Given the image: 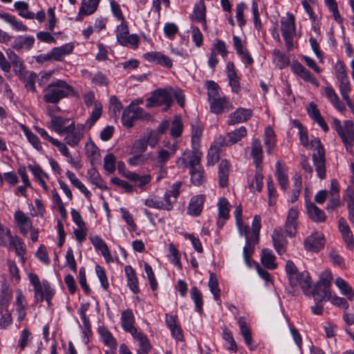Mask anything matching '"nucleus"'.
Returning <instances> with one entry per match:
<instances>
[{
  "instance_id": "obj_37",
  "label": "nucleus",
  "mask_w": 354,
  "mask_h": 354,
  "mask_svg": "<svg viewBox=\"0 0 354 354\" xmlns=\"http://www.w3.org/2000/svg\"><path fill=\"white\" fill-rule=\"evenodd\" d=\"M0 19L9 24L17 31H27L28 28L21 21L17 20L15 16L9 13H0Z\"/></svg>"
},
{
  "instance_id": "obj_2",
  "label": "nucleus",
  "mask_w": 354,
  "mask_h": 354,
  "mask_svg": "<svg viewBox=\"0 0 354 354\" xmlns=\"http://www.w3.org/2000/svg\"><path fill=\"white\" fill-rule=\"evenodd\" d=\"M261 216L255 215L254 216L252 228L248 225H243V234L245 238V245L243 250V257L245 264L249 268H252L250 257L254 252L255 245L259 241V232L261 227Z\"/></svg>"
},
{
  "instance_id": "obj_18",
  "label": "nucleus",
  "mask_w": 354,
  "mask_h": 354,
  "mask_svg": "<svg viewBox=\"0 0 354 354\" xmlns=\"http://www.w3.org/2000/svg\"><path fill=\"white\" fill-rule=\"evenodd\" d=\"M252 116V111L250 109L238 108L230 114L227 124L229 126L243 123L249 120Z\"/></svg>"
},
{
  "instance_id": "obj_51",
  "label": "nucleus",
  "mask_w": 354,
  "mask_h": 354,
  "mask_svg": "<svg viewBox=\"0 0 354 354\" xmlns=\"http://www.w3.org/2000/svg\"><path fill=\"white\" fill-rule=\"evenodd\" d=\"M247 129L245 127L241 126L234 131L227 133V137L229 138L230 142L233 145L245 138L247 136Z\"/></svg>"
},
{
  "instance_id": "obj_39",
  "label": "nucleus",
  "mask_w": 354,
  "mask_h": 354,
  "mask_svg": "<svg viewBox=\"0 0 354 354\" xmlns=\"http://www.w3.org/2000/svg\"><path fill=\"white\" fill-rule=\"evenodd\" d=\"M261 263L268 269L274 270L277 267L275 263V257L272 251L268 248H264L261 254Z\"/></svg>"
},
{
  "instance_id": "obj_56",
  "label": "nucleus",
  "mask_w": 354,
  "mask_h": 354,
  "mask_svg": "<svg viewBox=\"0 0 354 354\" xmlns=\"http://www.w3.org/2000/svg\"><path fill=\"white\" fill-rule=\"evenodd\" d=\"M136 118L132 111L131 106H127L123 111L122 115V124L127 129H130L133 126L134 121L136 120Z\"/></svg>"
},
{
  "instance_id": "obj_30",
  "label": "nucleus",
  "mask_w": 354,
  "mask_h": 354,
  "mask_svg": "<svg viewBox=\"0 0 354 354\" xmlns=\"http://www.w3.org/2000/svg\"><path fill=\"white\" fill-rule=\"evenodd\" d=\"M91 242L96 250H100L102 256L107 263L113 262L110 250L105 241L99 236L95 235L90 238Z\"/></svg>"
},
{
  "instance_id": "obj_52",
  "label": "nucleus",
  "mask_w": 354,
  "mask_h": 354,
  "mask_svg": "<svg viewBox=\"0 0 354 354\" xmlns=\"http://www.w3.org/2000/svg\"><path fill=\"white\" fill-rule=\"evenodd\" d=\"M100 0H82L80 12H84V15H91L97 9Z\"/></svg>"
},
{
  "instance_id": "obj_62",
  "label": "nucleus",
  "mask_w": 354,
  "mask_h": 354,
  "mask_svg": "<svg viewBox=\"0 0 354 354\" xmlns=\"http://www.w3.org/2000/svg\"><path fill=\"white\" fill-rule=\"evenodd\" d=\"M246 8L247 6L244 2H240L236 6V18L240 28H243L246 24L244 18V11Z\"/></svg>"
},
{
  "instance_id": "obj_31",
  "label": "nucleus",
  "mask_w": 354,
  "mask_h": 354,
  "mask_svg": "<svg viewBox=\"0 0 354 354\" xmlns=\"http://www.w3.org/2000/svg\"><path fill=\"white\" fill-rule=\"evenodd\" d=\"M308 295H311L315 302L322 303L325 298L331 297L330 287L316 283L313 290L308 292Z\"/></svg>"
},
{
  "instance_id": "obj_26",
  "label": "nucleus",
  "mask_w": 354,
  "mask_h": 354,
  "mask_svg": "<svg viewBox=\"0 0 354 354\" xmlns=\"http://www.w3.org/2000/svg\"><path fill=\"white\" fill-rule=\"evenodd\" d=\"M263 167H259L256 168L254 176L252 178L248 177V185L250 191L254 193L261 192L263 187Z\"/></svg>"
},
{
  "instance_id": "obj_13",
  "label": "nucleus",
  "mask_w": 354,
  "mask_h": 354,
  "mask_svg": "<svg viewBox=\"0 0 354 354\" xmlns=\"http://www.w3.org/2000/svg\"><path fill=\"white\" fill-rule=\"evenodd\" d=\"M72 127L71 131H65L64 133L66 136L64 138V141L70 147H76L84 137L85 124H77L75 125V121H72Z\"/></svg>"
},
{
  "instance_id": "obj_19",
  "label": "nucleus",
  "mask_w": 354,
  "mask_h": 354,
  "mask_svg": "<svg viewBox=\"0 0 354 354\" xmlns=\"http://www.w3.org/2000/svg\"><path fill=\"white\" fill-rule=\"evenodd\" d=\"M35 38L32 35H19L12 42V48L17 52L28 51L34 46Z\"/></svg>"
},
{
  "instance_id": "obj_16",
  "label": "nucleus",
  "mask_w": 354,
  "mask_h": 354,
  "mask_svg": "<svg viewBox=\"0 0 354 354\" xmlns=\"http://www.w3.org/2000/svg\"><path fill=\"white\" fill-rule=\"evenodd\" d=\"M209 104L210 111L216 115L227 113L234 108L232 102L225 96L214 99Z\"/></svg>"
},
{
  "instance_id": "obj_42",
  "label": "nucleus",
  "mask_w": 354,
  "mask_h": 354,
  "mask_svg": "<svg viewBox=\"0 0 354 354\" xmlns=\"http://www.w3.org/2000/svg\"><path fill=\"white\" fill-rule=\"evenodd\" d=\"M208 286L210 292L212 293L214 299L218 302L219 305L221 304V290L219 288L218 279L216 274L214 272L209 274V278L208 281Z\"/></svg>"
},
{
  "instance_id": "obj_21",
  "label": "nucleus",
  "mask_w": 354,
  "mask_h": 354,
  "mask_svg": "<svg viewBox=\"0 0 354 354\" xmlns=\"http://www.w3.org/2000/svg\"><path fill=\"white\" fill-rule=\"evenodd\" d=\"M120 321L122 328L125 332L132 335L138 330L134 326L135 317L131 309L127 308L122 312Z\"/></svg>"
},
{
  "instance_id": "obj_43",
  "label": "nucleus",
  "mask_w": 354,
  "mask_h": 354,
  "mask_svg": "<svg viewBox=\"0 0 354 354\" xmlns=\"http://www.w3.org/2000/svg\"><path fill=\"white\" fill-rule=\"evenodd\" d=\"M14 8L20 17L27 19H35V13L28 10L29 4L27 2L24 1H16L14 3Z\"/></svg>"
},
{
  "instance_id": "obj_41",
  "label": "nucleus",
  "mask_w": 354,
  "mask_h": 354,
  "mask_svg": "<svg viewBox=\"0 0 354 354\" xmlns=\"http://www.w3.org/2000/svg\"><path fill=\"white\" fill-rule=\"evenodd\" d=\"M190 297L194 303V309L198 313L203 311V299L201 290L196 286H192L190 290Z\"/></svg>"
},
{
  "instance_id": "obj_33",
  "label": "nucleus",
  "mask_w": 354,
  "mask_h": 354,
  "mask_svg": "<svg viewBox=\"0 0 354 354\" xmlns=\"http://www.w3.org/2000/svg\"><path fill=\"white\" fill-rule=\"evenodd\" d=\"M73 49L74 45L73 43H68L61 46L53 48L50 51L52 60L62 61L64 56L71 54Z\"/></svg>"
},
{
  "instance_id": "obj_1",
  "label": "nucleus",
  "mask_w": 354,
  "mask_h": 354,
  "mask_svg": "<svg viewBox=\"0 0 354 354\" xmlns=\"http://www.w3.org/2000/svg\"><path fill=\"white\" fill-rule=\"evenodd\" d=\"M292 124L295 128L298 129L301 144L305 147L310 146V149L316 151L312 156L313 165L315 167L317 177L321 180L324 179L326 176V156L324 148L320 140L316 138L309 143L307 129L297 120H295Z\"/></svg>"
},
{
  "instance_id": "obj_34",
  "label": "nucleus",
  "mask_w": 354,
  "mask_h": 354,
  "mask_svg": "<svg viewBox=\"0 0 354 354\" xmlns=\"http://www.w3.org/2000/svg\"><path fill=\"white\" fill-rule=\"evenodd\" d=\"M131 335L134 339L139 342L140 349L137 350L136 352L148 354L151 351L152 346L147 335L138 330Z\"/></svg>"
},
{
  "instance_id": "obj_36",
  "label": "nucleus",
  "mask_w": 354,
  "mask_h": 354,
  "mask_svg": "<svg viewBox=\"0 0 354 354\" xmlns=\"http://www.w3.org/2000/svg\"><path fill=\"white\" fill-rule=\"evenodd\" d=\"M178 146L176 144H173L170 147L169 150L160 149L157 153L158 165L160 167H163L166 162L175 155Z\"/></svg>"
},
{
  "instance_id": "obj_45",
  "label": "nucleus",
  "mask_w": 354,
  "mask_h": 354,
  "mask_svg": "<svg viewBox=\"0 0 354 354\" xmlns=\"http://www.w3.org/2000/svg\"><path fill=\"white\" fill-rule=\"evenodd\" d=\"M326 6L327 7L328 11L332 14V17L334 20L343 27L344 19L342 17L339 10L338 5L336 0H324Z\"/></svg>"
},
{
  "instance_id": "obj_32",
  "label": "nucleus",
  "mask_w": 354,
  "mask_h": 354,
  "mask_svg": "<svg viewBox=\"0 0 354 354\" xmlns=\"http://www.w3.org/2000/svg\"><path fill=\"white\" fill-rule=\"evenodd\" d=\"M43 285L44 290L37 296H34L35 301L36 303H41L44 300H46L48 307H50L52 304L51 301L55 295V290L51 288L49 282L46 279L43 280Z\"/></svg>"
},
{
  "instance_id": "obj_10",
  "label": "nucleus",
  "mask_w": 354,
  "mask_h": 354,
  "mask_svg": "<svg viewBox=\"0 0 354 354\" xmlns=\"http://www.w3.org/2000/svg\"><path fill=\"white\" fill-rule=\"evenodd\" d=\"M202 152L200 150H187L185 151L183 156L178 158L176 160V165L178 168H187L190 169L201 167V160Z\"/></svg>"
},
{
  "instance_id": "obj_9",
  "label": "nucleus",
  "mask_w": 354,
  "mask_h": 354,
  "mask_svg": "<svg viewBox=\"0 0 354 354\" xmlns=\"http://www.w3.org/2000/svg\"><path fill=\"white\" fill-rule=\"evenodd\" d=\"M173 104L172 88H158L155 90L151 95L147 99L146 106H165L167 109L171 107Z\"/></svg>"
},
{
  "instance_id": "obj_53",
  "label": "nucleus",
  "mask_w": 354,
  "mask_h": 354,
  "mask_svg": "<svg viewBox=\"0 0 354 354\" xmlns=\"http://www.w3.org/2000/svg\"><path fill=\"white\" fill-rule=\"evenodd\" d=\"M16 310L19 313L21 319H23L26 315V310L27 309V307L26 305V298L20 289H17L16 290Z\"/></svg>"
},
{
  "instance_id": "obj_20",
  "label": "nucleus",
  "mask_w": 354,
  "mask_h": 354,
  "mask_svg": "<svg viewBox=\"0 0 354 354\" xmlns=\"http://www.w3.org/2000/svg\"><path fill=\"white\" fill-rule=\"evenodd\" d=\"M273 246L279 255L286 252L288 241L283 233L281 227L274 228L272 234Z\"/></svg>"
},
{
  "instance_id": "obj_29",
  "label": "nucleus",
  "mask_w": 354,
  "mask_h": 354,
  "mask_svg": "<svg viewBox=\"0 0 354 354\" xmlns=\"http://www.w3.org/2000/svg\"><path fill=\"white\" fill-rule=\"evenodd\" d=\"M230 171V163L227 159L221 160L218 165V185L221 188L227 187Z\"/></svg>"
},
{
  "instance_id": "obj_57",
  "label": "nucleus",
  "mask_w": 354,
  "mask_h": 354,
  "mask_svg": "<svg viewBox=\"0 0 354 354\" xmlns=\"http://www.w3.org/2000/svg\"><path fill=\"white\" fill-rule=\"evenodd\" d=\"M23 132L32 146L38 151L43 150L42 146L37 135L33 133L28 127L23 126Z\"/></svg>"
},
{
  "instance_id": "obj_8",
  "label": "nucleus",
  "mask_w": 354,
  "mask_h": 354,
  "mask_svg": "<svg viewBox=\"0 0 354 354\" xmlns=\"http://www.w3.org/2000/svg\"><path fill=\"white\" fill-rule=\"evenodd\" d=\"M148 146V139L145 137L136 140L131 147L127 159V162L131 166H138L145 163L148 158L144 153Z\"/></svg>"
},
{
  "instance_id": "obj_38",
  "label": "nucleus",
  "mask_w": 354,
  "mask_h": 354,
  "mask_svg": "<svg viewBox=\"0 0 354 354\" xmlns=\"http://www.w3.org/2000/svg\"><path fill=\"white\" fill-rule=\"evenodd\" d=\"M264 144L268 154H272L276 146V136L274 130L268 126L264 131Z\"/></svg>"
},
{
  "instance_id": "obj_46",
  "label": "nucleus",
  "mask_w": 354,
  "mask_h": 354,
  "mask_svg": "<svg viewBox=\"0 0 354 354\" xmlns=\"http://www.w3.org/2000/svg\"><path fill=\"white\" fill-rule=\"evenodd\" d=\"M339 229L342 234L344 239L346 242H347L348 247L352 248L353 246L352 232L344 218H340L339 220Z\"/></svg>"
},
{
  "instance_id": "obj_3",
  "label": "nucleus",
  "mask_w": 354,
  "mask_h": 354,
  "mask_svg": "<svg viewBox=\"0 0 354 354\" xmlns=\"http://www.w3.org/2000/svg\"><path fill=\"white\" fill-rule=\"evenodd\" d=\"M43 100L48 104H58L61 100L75 96L74 88L62 80H56L48 84L43 91Z\"/></svg>"
},
{
  "instance_id": "obj_64",
  "label": "nucleus",
  "mask_w": 354,
  "mask_h": 354,
  "mask_svg": "<svg viewBox=\"0 0 354 354\" xmlns=\"http://www.w3.org/2000/svg\"><path fill=\"white\" fill-rule=\"evenodd\" d=\"M211 52L216 53V54L219 53L224 59H226L228 55L226 44L221 39H217L216 41L213 44Z\"/></svg>"
},
{
  "instance_id": "obj_28",
  "label": "nucleus",
  "mask_w": 354,
  "mask_h": 354,
  "mask_svg": "<svg viewBox=\"0 0 354 354\" xmlns=\"http://www.w3.org/2000/svg\"><path fill=\"white\" fill-rule=\"evenodd\" d=\"M250 155L253 159V162L256 168L262 167L261 164L263 162V151L261 140L259 138L252 139Z\"/></svg>"
},
{
  "instance_id": "obj_48",
  "label": "nucleus",
  "mask_w": 354,
  "mask_h": 354,
  "mask_svg": "<svg viewBox=\"0 0 354 354\" xmlns=\"http://www.w3.org/2000/svg\"><path fill=\"white\" fill-rule=\"evenodd\" d=\"M335 285L340 290L341 292L345 295L348 299L353 300L354 298V292L352 287L342 278L337 277L335 279Z\"/></svg>"
},
{
  "instance_id": "obj_22",
  "label": "nucleus",
  "mask_w": 354,
  "mask_h": 354,
  "mask_svg": "<svg viewBox=\"0 0 354 354\" xmlns=\"http://www.w3.org/2000/svg\"><path fill=\"white\" fill-rule=\"evenodd\" d=\"M205 196L203 194L194 196L191 198L187 210V214L192 216H198L201 215Z\"/></svg>"
},
{
  "instance_id": "obj_14",
  "label": "nucleus",
  "mask_w": 354,
  "mask_h": 354,
  "mask_svg": "<svg viewBox=\"0 0 354 354\" xmlns=\"http://www.w3.org/2000/svg\"><path fill=\"white\" fill-rule=\"evenodd\" d=\"M299 210L295 207L289 209L284 225V230L286 235L293 238L297 233Z\"/></svg>"
},
{
  "instance_id": "obj_23",
  "label": "nucleus",
  "mask_w": 354,
  "mask_h": 354,
  "mask_svg": "<svg viewBox=\"0 0 354 354\" xmlns=\"http://www.w3.org/2000/svg\"><path fill=\"white\" fill-rule=\"evenodd\" d=\"M14 218L21 234L26 236L28 231L32 227V222L30 217L26 216L22 211H16Z\"/></svg>"
},
{
  "instance_id": "obj_15",
  "label": "nucleus",
  "mask_w": 354,
  "mask_h": 354,
  "mask_svg": "<svg viewBox=\"0 0 354 354\" xmlns=\"http://www.w3.org/2000/svg\"><path fill=\"white\" fill-rule=\"evenodd\" d=\"M142 57L149 63L160 65L167 68H171L173 66L171 59L159 51L147 52L143 54Z\"/></svg>"
},
{
  "instance_id": "obj_60",
  "label": "nucleus",
  "mask_w": 354,
  "mask_h": 354,
  "mask_svg": "<svg viewBox=\"0 0 354 354\" xmlns=\"http://www.w3.org/2000/svg\"><path fill=\"white\" fill-rule=\"evenodd\" d=\"M272 53L277 65L280 68H283L289 64L290 60L288 57L280 50L274 48Z\"/></svg>"
},
{
  "instance_id": "obj_55",
  "label": "nucleus",
  "mask_w": 354,
  "mask_h": 354,
  "mask_svg": "<svg viewBox=\"0 0 354 354\" xmlns=\"http://www.w3.org/2000/svg\"><path fill=\"white\" fill-rule=\"evenodd\" d=\"M102 113V105L99 102L94 103L91 116L86 120V124L91 128L101 117Z\"/></svg>"
},
{
  "instance_id": "obj_11",
  "label": "nucleus",
  "mask_w": 354,
  "mask_h": 354,
  "mask_svg": "<svg viewBox=\"0 0 354 354\" xmlns=\"http://www.w3.org/2000/svg\"><path fill=\"white\" fill-rule=\"evenodd\" d=\"M325 243L324 234L319 232H315L304 239V247L306 251L317 253L324 248Z\"/></svg>"
},
{
  "instance_id": "obj_27",
  "label": "nucleus",
  "mask_w": 354,
  "mask_h": 354,
  "mask_svg": "<svg viewBox=\"0 0 354 354\" xmlns=\"http://www.w3.org/2000/svg\"><path fill=\"white\" fill-rule=\"evenodd\" d=\"M124 272L127 278V286L134 294L140 292L139 281L136 272L133 267L127 265L124 267Z\"/></svg>"
},
{
  "instance_id": "obj_40",
  "label": "nucleus",
  "mask_w": 354,
  "mask_h": 354,
  "mask_svg": "<svg viewBox=\"0 0 354 354\" xmlns=\"http://www.w3.org/2000/svg\"><path fill=\"white\" fill-rule=\"evenodd\" d=\"M276 176L281 189L286 191L288 184V176L286 169L281 166L279 160L276 162Z\"/></svg>"
},
{
  "instance_id": "obj_58",
  "label": "nucleus",
  "mask_w": 354,
  "mask_h": 354,
  "mask_svg": "<svg viewBox=\"0 0 354 354\" xmlns=\"http://www.w3.org/2000/svg\"><path fill=\"white\" fill-rule=\"evenodd\" d=\"M169 258L170 261L176 266L178 270H181L183 269V266L180 261V254L179 250L173 243H170L169 245Z\"/></svg>"
},
{
  "instance_id": "obj_63",
  "label": "nucleus",
  "mask_w": 354,
  "mask_h": 354,
  "mask_svg": "<svg viewBox=\"0 0 354 354\" xmlns=\"http://www.w3.org/2000/svg\"><path fill=\"white\" fill-rule=\"evenodd\" d=\"M144 269H145V273L147 274V277L149 280V283L151 290L153 291L156 290L158 288V282L156 279L152 267L148 263L145 262L144 263Z\"/></svg>"
},
{
  "instance_id": "obj_5",
  "label": "nucleus",
  "mask_w": 354,
  "mask_h": 354,
  "mask_svg": "<svg viewBox=\"0 0 354 354\" xmlns=\"http://www.w3.org/2000/svg\"><path fill=\"white\" fill-rule=\"evenodd\" d=\"M332 127L340 138L347 152L353 153L354 147V122L351 120L344 121L342 125L339 119L333 118Z\"/></svg>"
},
{
  "instance_id": "obj_49",
  "label": "nucleus",
  "mask_w": 354,
  "mask_h": 354,
  "mask_svg": "<svg viewBox=\"0 0 354 354\" xmlns=\"http://www.w3.org/2000/svg\"><path fill=\"white\" fill-rule=\"evenodd\" d=\"M87 176L88 180L98 188L104 190L107 189V187L104 185L103 180L95 168L92 167L89 169L87 171Z\"/></svg>"
},
{
  "instance_id": "obj_50",
  "label": "nucleus",
  "mask_w": 354,
  "mask_h": 354,
  "mask_svg": "<svg viewBox=\"0 0 354 354\" xmlns=\"http://www.w3.org/2000/svg\"><path fill=\"white\" fill-rule=\"evenodd\" d=\"M205 88L207 90V100L209 102L219 97V85L213 80H207L205 82Z\"/></svg>"
},
{
  "instance_id": "obj_59",
  "label": "nucleus",
  "mask_w": 354,
  "mask_h": 354,
  "mask_svg": "<svg viewBox=\"0 0 354 354\" xmlns=\"http://www.w3.org/2000/svg\"><path fill=\"white\" fill-rule=\"evenodd\" d=\"M183 129L181 117L180 115H175L171 122L170 129V136L172 138H176L181 136Z\"/></svg>"
},
{
  "instance_id": "obj_7",
  "label": "nucleus",
  "mask_w": 354,
  "mask_h": 354,
  "mask_svg": "<svg viewBox=\"0 0 354 354\" xmlns=\"http://www.w3.org/2000/svg\"><path fill=\"white\" fill-rule=\"evenodd\" d=\"M115 36L118 43L124 47L136 49L138 47L140 38L137 34H129L127 21L120 23L116 27Z\"/></svg>"
},
{
  "instance_id": "obj_35",
  "label": "nucleus",
  "mask_w": 354,
  "mask_h": 354,
  "mask_svg": "<svg viewBox=\"0 0 354 354\" xmlns=\"http://www.w3.org/2000/svg\"><path fill=\"white\" fill-rule=\"evenodd\" d=\"M37 77V75L33 71H25L20 75V80L23 82L26 89L32 93H37L35 86Z\"/></svg>"
},
{
  "instance_id": "obj_4",
  "label": "nucleus",
  "mask_w": 354,
  "mask_h": 354,
  "mask_svg": "<svg viewBox=\"0 0 354 354\" xmlns=\"http://www.w3.org/2000/svg\"><path fill=\"white\" fill-rule=\"evenodd\" d=\"M285 270L290 285L292 287L300 286L305 295L311 288L312 280L309 273L306 270L299 272L296 265L291 260L286 263Z\"/></svg>"
},
{
  "instance_id": "obj_44",
  "label": "nucleus",
  "mask_w": 354,
  "mask_h": 354,
  "mask_svg": "<svg viewBox=\"0 0 354 354\" xmlns=\"http://www.w3.org/2000/svg\"><path fill=\"white\" fill-rule=\"evenodd\" d=\"M98 330L103 343L106 346L112 349H115L117 347V340L109 329L105 327H100Z\"/></svg>"
},
{
  "instance_id": "obj_47",
  "label": "nucleus",
  "mask_w": 354,
  "mask_h": 354,
  "mask_svg": "<svg viewBox=\"0 0 354 354\" xmlns=\"http://www.w3.org/2000/svg\"><path fill=\"white\" fill-rule=\"evenodd\" d=\"M219 219L226 221L230 216V204L228 200L225 197L219 198L218 203Z\"/></svg>"
},
{
  "instance_id": "obj_24",
  "label": "nucleus",
  "mask_w": 354,
  "mask_h": 354,
  "mask_svg": "<svg viewBox=\"0 0 354 354\" xmlns=\"http://www.w3.org/2000/svg\"><path fill=\"white\" fill-rule=\"evenodd\" d=\"M306 207L308 217L315 223H324L326 216L323 209L319 208L315 203L306 199Z\"/></svg>"
},
{
  "instance_id": "obj_6",
  "label": "nucleus",
  "mask_w": 354,
  "mask_h": 354,
  "mask_svg": "<svg viewBox=\"0 0 354 354\" xmlns=\"http://www.w3.org/2000/svg\"><path fill=\"white\" fill-rule=\"evenodd\" d=\"M281 31L288 51L294 48L293 39L296 35L295 17L292 13H287V17H283L281 21Z\"/></svg>"
},
{
  "instance_id": "obj_54",
  "label": "nucleus",
  "mask_w": 354,
  "mask_h": 354,
  "mask_svg": "<svg viewBox=\"0 0 354 354\" xmlns=\"http://www.w3.org/2000/svg\"><path fill=\"white\" fill-rule=\"evenodd\" d=\"M191 181L196 186L201 185L205 180V171L203 167H198L190 169Z\"/></svg>"
},
{
  "instance_id": "obj_61",
  "label": "nucleus",
  "mask_w": 354,
  "mask_h": 354,
  "mask_svg": "<svg viewBox=\"0 0 354 354\" xmlns=\"http://www.w3.org/2000/svg\"><path fill=\"white\" fill-rule=\"evenodd\" d=\"M110 8L113 17L120 23L126 22L120 5L115 0H110Z\"/></svg>"
},
{
  "instance_id": "obj_17",
  "label": "nucleus",
  "mask_w": 354,
  "mask_h": 354,
  "mask_svg": "<svg viewBox=\"0 0 354 354\" xmlns=\"http://www.w3.org/2000/svg\"><path fill=\"white\" fill-rule=\"evenodd\" d=\"M292 72L306 82L318 87L319 83L316 77L306 69L299 61H295L291 66Z\"/></svg>"
},
{
  "instance_id": "obj_25",
  "label": "nucleus",
  "mask_w": 354,
  "mask_h": 354,
  "mask_svg": "<svg viewBox=\"0 0 354 354\" xmlns=\"http://www.w3.org/2000/svg\"><path fill=\"white\" fill-rule=\"evenodd\" d=\"M189 18L192 21L201 24L203 29L207 28L206 7L203 1H201L194 5L192 14Z\"/></svg>"
},
{
  "instance_id": "obj_12",
  "label": "nucleus",
  "mask_w": 354,
  "mask_h": 354,
  "mask_svg": "<svg viewBox=\"0 0 354 354\" xmlns=\"http://www.w3.org/2000/svg\"><path fill=\"white\" fill-rule=\"evenodd\" d=\"M50 122L48 125V128L52 129L59 135L64 134L65 131H71V128H73L72 121L73 120L71 118L53 114H50Z\"/></svg>"
}]
</instances>
